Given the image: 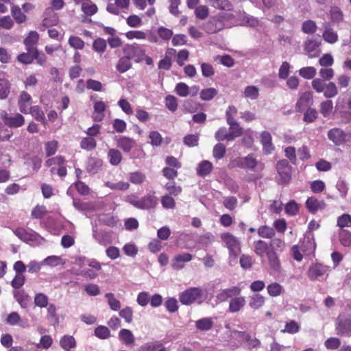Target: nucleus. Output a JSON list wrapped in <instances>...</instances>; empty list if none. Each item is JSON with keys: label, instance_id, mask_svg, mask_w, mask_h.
<instances>
[{"label": "nucleus", "instance_id": "nucleus-4", "mask_svg": "<svg viewBox=\"0 0 351 351\" xmlns=\"http://www.w3.org/2000/svg\"><path fill=\"white\" fill-rule=\"evenodd\" d=\"M46 166L51 167L50 172L52 174L57 173L60 177L66 175V160L62 156L53 157L46 161Z\"/></svg>", "mask_w": 351, "mask_h": 351}, {"label": "nucleus", "instance_id": "nucleus-47", "mask_svg": "<svg viewBox=\"0 0 351 351\" xmlns=\"http://www.w3.org/2000/svg\"><path fill=\"white\" fill-rule=\"evenodd\" d=\"M60 346L65 350H69L70 348L75 346V339L70 335H64L60 341Z\"/></svg>", "mask_w": 351, "mask_h": 351}, {"label": "nucleus", "instance_id": "nucleus-36", "mask_svg": "<svg viewBox=\"0 0 351 351\" xmlns=\"http://www.w3.org/2000/svg\"><path fill=\"white\" fill-rule=\"evenodd\" d=\"M119 337L127 346L134 343V336L128 329H121L119 332Z\"/></svg>", "mask_w": 351, "mask_h": 351}, {"label": "nucleus", "instance_id": "nucleus-24", "mask_svg": "<svg viewBox=\"0 0 351 351\" xmlns=\"http://www.w3.org/2000/svg\"><path fill=\"white\" fill-rule=\"evenodd\" d=\"M103 166V160L98 158H88L86 165V171L91 174H95L101 170Z\"/></svg>", "mask_w": 351, "mask_h": 351}, {"label": "nucleus", "instance_id": "nucleus-34", "mask_svg": "<svg viewBox=\"0 0 351 351\" xmlns=\"http://www.w3.org/2000/svg\"><path fill=\"white\" fill-rule=\"evenodd\" d=\"M14 297L22 308H25L28 306L30 302L29 296L24 291H15Z\"/></svg>", "mask_w": 351, "mask_h": 351}, {"label": "nucleus", "instance_id": "nucleus-5", "mask_svg": "<svg viewBox=\"0 0 351 351\" xmlns=\"http://www.w3.org/2000/svg\"><path fill=\"white\" fill-rule=\"evenodd\" d=\"M233 164L234 167L250 170H254L256 167H259L261 169H263V164L257 160L254 154H248L245 157L238 158L234 160Z\"/></svg>", "mask_w": 351, "mask_h": 351}, {"label": "nucleus", "instance_id": "nucleus-64", "mask_svg": "<svg viewBox=\"0 0 351 351\" xmlns=\"http://www.w3.org/2000/svg\"><path fill=\"white\" fill-rule=\"evenodd\" d=\"M298 210L299 205L294 200L289 202L285 206V212L289 215L294 216L298 213Z\"/></svg>", "mask_w": 351, "mask_h": 351}, {"label": "nucleus", "instance_id": "nucleus-42", "mask_svg": "<svg viewBox=\"0 0 351 351\" xmlns=\"http://www.w3.org/2000/svg\"><path fill=\"white\" fill-rule=\"evenodd\" d=\"M29 113H30L36 120L42 122L43 124L46 123L45 114L38 106L31 107Z\"/></svg>", "mask_w": 351, "mask_h": 351}, {"label": "nucleus", "instance_id": "nucleus-46", "mask_svg": "<svg viewBox=\"0 0 351 351\" xmlns=\"http://www.w3.org/2000/svg\"><path fill=\"white\" fill-rule=\"evenodd\" d=\"M97 146V142L92 137L83 138L80 142V147L83 149L90 151L94 149Z\"/></svg>", "mask_w": 351, "mask_h": 351}, {"label": "nucleus", "instance_id": "nucleus-61", "mask_svg": "<svg viewBox=\"0 0 351 351\" xmlns=\"http://www.w3.org/2000/svg\"><path fill=\"white\" fill-rule=\"evenodd\" d=\"M161 204L165 209H173L176 207L174 199L169 195H165L161 198Z\"/></svg>", "mask_w": 351, "mask_h": 351}, {"label": "nucleus", "instance_id": "nucleus-15", "mask_svg": "<svg viewBox=\"0 0 351 351\" xmlns=\"http://www.w3.org/2000/svg\"><path fill=\"white\" fill-rule=\"evenodd\" d=\"M241 289L237 286L221 290L217 295V300L220 302H226L229 298H233L241 293Z\"/></svg>", "mask_w": 351, "mask_h": 351}, {"label": "nucleus", "instance_id": "nucleus-39", "mask_svg": "<svg viewBox=\"0 0 351 351\" xmlns=\"http://www.w3.org/2000/svg\"><path fill=\"white\" fill-rule=\"evenodd\" d=\"M239 336L241 337L250 348H256L261 343L260 341L255 337H252L250 334L245 332H239Z\"/></svg>", "mask_w": 351, "mask_h": 351}, {"label": "nucleus", "instance_id": "nucleus-51", "mask_svg": "<svg viewBox=\"0 0 351 351\" xmlns=\"http://www.w3.org/2000/svg\"><path fill=\"white\" fill-rule=\"evenodd\" d=\"M106 298L108 300V305L113 311H118L121 308V302L115 298L114 295L112 293H108L105 295Z\"/></svg>", "mask_w": 351, "mask_h": 351}, {"label": "nucleus", "instance_id": "nucleus-16", "mask_svg": "<svg viewBox=\"0 0 351 351\" xmlns=\"http://www.w3.org/2000/svg\"><path fill=\"white\" fill-rule=\"evenodd\" d=\"M32 104V97L26 91H22L20 94L18 106L19 110L24 114H28Z\"/></svg>", "mask_w": 351, "mask_h": 351}, {"label": "nucleus", "instance_id": "nucleus-29", "mask_svg": "<svg viewBox=\"0 0 351 351\" xmlns=\"http://www.w3.org/2000/svg\"><path fill=\"white\" fill-rule=\"evenodd\" d=\"M245 304V300L244 297L235 296L232 298L230 303L228 311L231 313H237L239 311Z\"/></svg>", "mask_w": 351, "mask_h": 351}, {"label": "nucleus", "instance_id": "nucleus-27", "mask_svg": "<svg viewBox=\"0 0 351 351\" xmlns=\"http://www.w3.org/2000/svg\"><path fill=\"white\" fill-rule=\"evenodd\" d=\"M13 232L19 239L25 242L33 241L36 239V232L27 231L23 228H16Z\"/></svg>", "mask_w": 351, "mask_h": 351}, {"label": "nucleus", "instance_id": "nucleus-25", "mask_svg": "<svg viewBox=\"0 0 351 351\" xmlns=\"http://www.w3.org/2000/svg\"><path fill=\"white\" fill-rule=\"evenodd\" d=\"M324 31L322 34L324 40L330 44H334L338 40V34L330 27L329 23L323 25Z\"/></svg>", "mask_w": 351, "mask_h": 351}, {"label": "nucleus", "instance_id": "nucleus-18", "mask_svg": "<svg viewBox=\"0 0 351 351\" xmlns=\"http://www.w3.org/2000/svg\"><path fill=\"white\" fill-rule=\"evenodd\" d=\"M313 104V94L310 92L302 93L295 105V110L298 112H302L306 108Z\"/></svg>", "mask_w": 351, "mask_h": 351}, {"label": "nucleus", "instance_id": "nucleus-22", "mask_svg": "<svg viewBox=\"0 0 351 351\" xmlns=\"http://www.w3.org/2000/svg\"><path fill=\"white\" fill-rule=\"evenodd\" d=\"M271 141L272 138L269 132L264 131L261 134V143L263 145V150L266 154H271L274 149V146Z\"/></svg>", "mask_w": 351, "mask_h": 351}, {"label": "nucleus", "instance_id": "nucleus-43", "mask_svg": "<svg viewBox=\"0 0 351 351\" xmlns=\"http://www.w3.org/2000/svg\"><path fill=\"white\" fill-rule=\"evenodd\" d=\"M268 294L271 297H278L280 295L284 289L282 285L277 282H273L267 287Z\"/></svg>", "mask_w": 351, "mask_h": 351}, {"label": "nucleus", "instance_id": "nucleus-50", "mask_svg": "<svg viewBox=\"0 0 351 351\" xmlns=\"http://www.w3.org/2000/svg\"><path fill=\"white\" fill-rule=\"evenodd\" d=\"M244 96L250 99H256L259 95V89L255 86H248L245 88Z\"/></svg>", "mask_w": 351, "mask_h": 351}, {"label": "nucleus", "instance_id": "nucleus-32", "mask_svg": "<svg viewBox=\"0 0 351 351\" xmlns=\"http://www.w3.org/2000/svg\"><path fill=\"white\" fill-rule=\"evenodd\" d=\"M109 162L112 166H118L122 160V154L118 149L112 148L108 152Z\"/></svg>", "mask_w": 351, "mask_h": 351}, {"label": "nucleus", "instance_id": "nucleus-23", "mask_svg": "<svg viewBox=\"0 0 351 351\" xmlns=\"http://www.w3.org/2000/svg\"><path fill=\"white\" fill-rule=\"evenodd\" d=\"M44 16L45 17L41 24L44 28L56 25L58 23V17L51 8H47L45 11Z\"/></svg>", "mask_w": 351, "mask_h": 351}, {"label": "nucleus", "instance_id": "nucleus-12", "mask_svg": "<svg viewBox=\"0 0 351 351\" xmlns=\"http://www.w3.org/2000/svg\"><path fill=\"white\" fill-rule=\"evenodd\" d=\"M276 169L281 178L282 183H287L291 177V167L286 160H280L276 165Z\"/></svg>", "mask_w": 351, "mask_h": 351}, {"label": "nucleus", "instance_id": "nucleus-48", "mask_svg": "<svg viewBox=\"0 0 351 351\" xmlns=\"http://www.w3.org/2000/svg\"><path fill=\"white\" fill-rule=\"evenodd\" d=\"M106 41L101 38L95 39L93 43V50L100 54L103 53L106 51Z\"/></svg>", "mask_w": 351, "mask_h": 351}, {"label": "nucleus", "instance_id": "nucleus-31", "mask_svg": "<svg viewBox=\"0 0 351 351\" xmlns=\"http://www.w3.org/2000/svg\"><path fill=\"white\" fill-rule=\"evenodd\" d=\"M316 247L315 240L313 237H306L302 244L301 249L306 254H311L313 253Z\"/></svg>", "mask_w": 351, "mask_h": 351}, {"label": "nucleus", "instance_id": "nucleus-17", "mask_svg": "<svg viewBox=\"0 0 351 351\" xmlns=\"http://www.w3.org/2000/svg\"><path fill=\"white\" fill-rule=\"evenodd\" d=\"M192 258L193 256L187 252L178 254L173 258L171 267L175 270H180L184 267V263L189 262Z\"/></svg>", "mask_w": 351, "mask_h": 351}, {"label": "nucleus", "instance_id": "nucleus-11", "mask_svg": "<svg viewBox=\"0 0 351 351\" xmlns=\"http://www.w3.org/2000/svg\"><path fill=\"white\" fill-rule=\"evenodd\" d=\"M336 332L340 336H351V317H339L336 322Z\"/></svg>", "mask_w": 351, "mask_h": 351}, {"label": "nucleus", "instance_id": "nucleus-57", "mask_svg": "<svg viewBox=\"0 0 351 351\" xmlns=\"http://www.w3.org/2000/svg\"><path fill=\"white\" fill-rule=\"evenodd\" d=\"M34 304L40 308L47 307L48 305V297L43 293H36L34 297Z\"/></svg>", "mask_w": 351, "mask_h": 351}, {"label": "nucleus", "instance_id": "nucleus-1", "mask_svg": "<svg viewBox=\"0 0 351 351\" xmlns=\"http://www.w3.org/2000/svg\"><path fill=\"white\" fill-rule=\"evenodd\" d=\"M125 200L135 208L141 210L154 209L158 204V198L155 195V192L149 193L141 198L132 194L127 196Z\"/></svg>", "mask_w": 351, "mask_h": 351}, {"label": "nucleus", "instance_id": "nucleus-55", "mask_svg": "<svg viewBox=\"0 0 351 351\" xmlns=\"http://www.w3.org/2000/svg\"><path fill=\"white\" fill-rule=\"evenodd\" d=\"M339 241L344 246L351 245V233L347 230L342 229L339 233Z\"/></svg>", "mask_w": 351, "mask_h": 351}, {"label": "nucleus", "instance_id": "nucleus-56", "mask_svg": "<svg viewBox=\"0 0 351 351\" xmlns=\"http://www.w3.org/2000/svg\"><path fill=\"white\" fill-rule=\"evenodd\" d=\"M333 108V104L331 100H326L320 104V112L324 117H328Z\"/></svg>", "mask_w": 351, "mask_h": 351}, {"label": "nucleus", "instance_id": "nucleus-53", "mask_svg": "<svg viewBox=\"0 0 351 351\" xmlns=\"http://www.w3.org/2000/svg\"><path fill=\"white\" fill-rule=\"evenodd\" d=\"M317 25L312 20L305 21L302 25V31L305 34H313L317 30Z\"/></svg>", "mask_w": 351, "mask_h": 351}, {"label": "nucleus", "instance_id": "nucleus-38", "mask_svg": "<svg viewBox=\"0 0 351 351\" xmlns=\"http://www.w3.org/2000/svg\"><path fill=\"white\" fill-rule=\"evenodd\" d=\"M265 303V298L258 293L254 294L250 297L249 301V306L254 309L257 310L263 306Z\"/></svg>", "mask_w": 351, "mask_h": 351}, {"label": "nucleus", "instance_id": "nucleus-54", "mask_svg": "<svg viewBox=\"0 0 351 351\" xmlns=\"http://www.w3.org/2000/svg\"><path fill=\"white\" fill-rule=\"evenodd\" d=\"M258 234L263 238L271 239L275 235V231L272 228L264 226L258 229Z\"/></svg>", "mask_w": 351, "mask_h": 351}, {"label": "nucleus", "instance_id": "nucleus-63", "mask_svg": "<svg viewBox=\"0 0 351 351\" xmlns=\"http://www.w3.org/2000/svg\"><path fill=\"white\" fill-rule=\"evenodd\" d=\"M165 306L169 313H175L178 310V300L174 298H169L165 302Z\"/></svg>", "mask_w": 351, "mask_h": 351}, {"label": "nucleus", "instance_id": "nucleus-9", "mask_svg": "<svg viewBox=\"0 0 351 351\" xmlns=\"http://www.w3.org/2000/svg\"><path fill=\"white\" fill-rule=\"evenodd\" d=\"M226 27V25L222 23L218 15L212 16L209 20L202 25V29L207 34H215Z\"/></svg>", "mask_w": 351, "mask_h": 351}, {"label": "nucleus", "instance_id": "nucleus-10", "mask_svg": "<svg viewBox=\"0 0 351 351\" xmlns=\"http://www.w3.org/2000/svg\"><path fill=\"white\" fill-rule=\"evenodd\" d=\"M328 138L335 145H341L346 143L348 138L349 135L344 131L339 128H332L328 132Z\"/></svg>", "mask_w": 351, "mask_h": 351}, {"label": "nucleus", "instance_id": "nucleus-37", "mask_svg": "<svg viewBox=\"0 0 351 351\" xmlns=\"http://www.w3.org/2000/svg\"><path fill=\"white\" fill-rule=\"evenodd\" d=\"M267 257L270 267L274 271H278L280 268V263L279 258L274 250H272L271 252H269L267 253Z\"/></svg>", "mask_w": 351, "mask_h": 351}, {"label": "nucleus", "instance_id": "nucleus-2", "mask_svg": "<svg viewBox=\"0 0 351 351\" xmlns=\"http://www.w3.org/2000/svg\"><path fill=\"white\" fill-rule=\"evenodd\" d=\"M311 84L313 88L317 93H323L326 98H333L338 95L339 91L337 86L332 82L325 83L323 80L315 78L313 80Z\"/></svg>", "mask_w": 351, "mask_h": 351}, {"label": "nucleus", "instance_id": "nucleus-49", "mask_svg": "<svg viewBox=\"0 0 351 351\" xmlns=\"http://www.w3.org/2000/svg\"><path fill=\"white\" fill-rule=\"evenodd\" d=\"M226 152V146L223 144L219 143L216 144L213 147V157L217 160H220L224 157Z\"/></svg>", "mask_w": 351, "mask_h": 351}, {"label": "nucleus", "instance_id": "nucleus-13", "mask_svg": "<svg viewBox=\"0 0 351 351\" xmlns=\"http://www.w3.org/2000/svg\"><path fill=\"white\" fill-rule=\"evenodd\" d=\"M328 271L329 267L320 263H315L309 267L308 276L311 280H314L326 274Z\"/></svg>", "mask_w": 351, "mask_h": 351}, {"label": "nucleus", "instance_id": "nucleus-33", "mask_svg": "<svg viewBox=\"0 0 351 351\" xmlns=\"http://www.w3.org/2000/svg\"><path fill=\"white\" fill-rule=\"evenodd\" d=\"M213 169V165L208 160L202 161L197 167V174L201 177H205L210 174Z\"/></svg>", "mask_w": 351, "mask_h": 351}, {"label": "nucleus", "instance_id": "nucleus-14", "mask_svg": "<svg viewBox=\"0 0 351 351\" xmlns=\"http://www.w3.org/2000/svg\"><path fill=\"white\" fill-rule=\"evenodd\" d=\"M320 43L314 38H308L304 45V49L308 53V58H313L319 56Z\"/></svg>", "mask_w": 351, "mask_h": 351}, {"label": "nucleus", "instance_id": "nucleus-8", "mask_svg": "<svg viewBox=\"0 0 351 351\" xmlns=\"http://www.w3.org/2000/svg\"><path fill=\"white\" fill-rule=\"evenodd\" d=\"M123 52L130 60L137 58V62L143 60L145 56V50L137 44L125 45L123 48Z\"/></svg>", "mask_w": 351, "mask_h": 351}, {"label": "nucleus", "instance_id": "nucleus-21", "mask_svg": "<svg viewBox=\"0 0 351 351\" xmlns=\"http://www.w3.org/2000/svg\"><path fill=\"white\" fill-rule=\"evenodd\" d=\"M39 35L38 32L35 31H31L27 37L24 40V45L27 51L32 52L35 51L37 49V43L38 42Z\"/></svg>", "mask_w": 351, "mask_h": 351}, {"label": "nucleus", "instance_id": "nucleus-41", "mask_svg": "<svg viewBox=\"0 0 351 351\" xmlns=\"http://www.w3.org/2000/svg\"><path fill=\"white\" fill-rule=\"evenodd\" d=\"M131 66L132 63L130 60L125 56L119 60L116 69L120 73H125L128 71Z\"/></svg>", "mask_w": 351, "mask_h": 351}, {"label": "nucleus", "instance_id": "nucleus-3", "mask_svg": "<svg viewBox=\"0 0 351 351\" xmlns=\"http://www.w3.org/2000/svg\"><path fill=\"white\" fill-rule=\"evenodd\" d=\"M203 297L200 287H191L179 294V300L184 305H191Z\"/></svg>", "mask_w": 351, "mask_h": 351}, {"label": "nucleus", "instance_id": "nucleus-6", "mask_svg": "<svg viewBox=\"0 0 351 351\" xmlns=\"http://www.w3.org/2000/svg\"><path fill=\"white\" fill-rule=\"evenodd\" d=\"M221 238L228 248L230 255L236 257L241 252V245L239 239L230 233L222 234Z\"/></svg>", "mask_w": 351, "mask_h": 351}, {"label": "nucleus", "instance_id": "nucleus-20", "mask_svg": "<svg viewBox=\"0 0 351 351\" xmlns=\"http://www.w3.org/2000/svg\"><path fill=\"white\" fill-rule=\"evenodd\" d=\"M116 141L117 147L125 153L130 152L136 145L134 139L127 136H120L117 138Z\"/></svg>", "mask_w": 351, "mask_h": 351}, {"label": "nucleus", "instance_id": "nucleus-58", "mask_svg": "<svg viewBox=\"0 0 351 351\" xmlns=\"http://www.w3.org/2000/svg\"><path fill=\"white\" fill-rule=\"evenodd\" d=\"M125 36L129 40H145L147 38V33L139 30H132L128 32L125 34Z\"/></svg>", "mask_w": 351, "mask_h": 351}, {"label": "nucleus", "instance_id": "nucleus-30", "mask_svg": "<svg viewBox=\"0 0 351 351\" xmlns=\"http://www.w3.org/2000/svg\"><path fill=\"white\" fill-rule=\"evenodd\" d=\"M11 14L18 24L25 23L27 19V16L22 12L21 8L16 5H12Z\"/></svg>", "mask_w": 351, "mask_h": 351}, {"label": "nucleus", "instance_id": "nucleus-62", "mask_svg": "<svg viewBox=\"0 0 351 351\" xmlns=\"http://www.w3.org/2000/svg\"><path fill=\"white\" fill-rule=\"evenodd\" d=\"M337 226L342 230L345 227H351V215L343 214L337 218Z\"/></svg>", "mask_w": 351, "mask_h": 351}, {"label": "nucleus", "instance_id": "nucleus-28", "mask_svg": "<svg viewBox=\"0 0 351 351\" xmlns=\"http://www.w3.org/2000/svg\"><path fill=\"white\" fill-rule=\"evenodd\" d=\"M93 237L101 245H106L111 242L110 233L105 231L98 232L96 228L93 229Z\"/></svg>", "mask_w": 351, "mask_h": 351}, {"label": "nucleus", "instance_id": "nucleus-45", "mask_svg": "<svg viewBox=\"0 0 351 351\" xmlns=\"http://www.w3.org/2000/svg\"><path fill=\"white\" fill-rule=\"evenodd\" d=\"M218 93L215 88H208L202 89L200 92V98L204 101H210L213 99Z\"/></svg>", "mask_w": 351, "mask_h": 351}, {"label": "nucleus", "instance_id": "nucleus-19", "mask_svg": "<svg viewBox=\"0 0 351 351\" xmlns=\"http://www.w3.org/2000/svg\"><path fill=\"white\" fill-rule=\"evenodd\" d=\"M306 207L310 213L315 214L317 211L324 209L326 204L323 200H318L314 197H311L306 201Z\"/></svg>", "mask_w": 351, "mask_h": 351}, {"label": "nucleus", "instance_id": "nucleus-44", "mask_svg": "<svg viewBox=\"0 0 351 351\" xmlns=\"http://www.w3.org/2000/svg\"><path fill=\"white\" fill-rule=\"evenodd\" d=\"M146 179L145 175L141 171H134L129 174L130 181L134 184H141Z\"/></svg>", "mask_w": 351, "mask_h": 351}, {"label": "nucleus", "instance_id": "nucleus-40", "mask_svg": "<svg viewBox=\"0 0 351 351\" xmlns=\"http://www.w3.org/2000/svg\"><path fill=\"white\" fill-rule=\"evenodd\" d=\"M10 92V82L3 78H0V99H6Z\"/></svg>", "mask_w": 351, "mask_h": 351}, {"label": "nucleus", "instance_id": "nucleus-59", "mask_svg": "<svg viewBox=\"0 0 351 351\" xmlns=\"http://www.w3.org/2000/svg\"><path fill=\"white\" fill-rule=\"evenodd\" d=\"M95 335L99 339H106L110 335L109 329L104 326H99L95 329Z\"/></svg>", "mask_w": 351, "mask_h": 351}, {"label": "nucleus", "instance_id": "nucleus-52", "mask_svg": "<svg viewBox=\"0 0 351 351\" xmlns=\"http://www.w3.org/2000/svg\"><path fill=\"white\" fill-rule=\"evenodd\" d=\"M299 74L305 79H313L316 75V69L313 66L303 67L299 70Z\"/></svg>", "mask_w": 351, "mask_h": 351}, {"label": "nucleus", "instance_id": "nucleus-35", "mask_svg": "<svg viewBox=\"0 0 351 351\" xmlns=\"http://www.w3.org/2000/svg\"><path fill=\"white\" fill-rule=\"evenodd\" d=\"M213 326V319L210 317H204L195 322V327L200 331L209 330Z\"/></svg>", "mask_w": 351, "mask_h": 351}, {"label": "nucleus", "instance_id": "nucleus-26", "mask_svg": "<svg viewBox=\"0 0 351 351\" xmlns=\"http://www.w3.org/2000/svg\"><path fill=\"white\" fill-rule=\"evenodd\" d=\"M253 245L255 254L261 258H263L265 254L267 256V253L272 250L270 246L263 240L254 241Z\"/></svg>", "mask_w": 351, "mask_h": 351}, {"label": "nucleus", "instance_id": "nucleus-60", "mask_svg": "<svg viewBox=\"0 0 351 351\" xmlns=\"http://www.w3.org/2000/svg\"><path fill=\"white\" fill-rule=\"evenodd\" d=\"M47 213V208L45 206L37 205L32 210V217L34 219H40L44 217Z\"/></svg>", "mask_w": 351, "mask_h": 351}, {"label": "nucleus", "instance_id": "nucleus-7", "mask_svg": "<svg viewBox=\"0 0 351 351\" xmlns=\"http://www.w3.org/2000/svg\"><path fill=\"white\" fill-rule=\"evenodd\" d=\"M0 117L4 124L10 128H20L25 123V118L19 113L14 116H10L6 111L1 110L0 112Z\"/></svg>", "mask_w": 351, "mask_h": 351}]
</instances>
